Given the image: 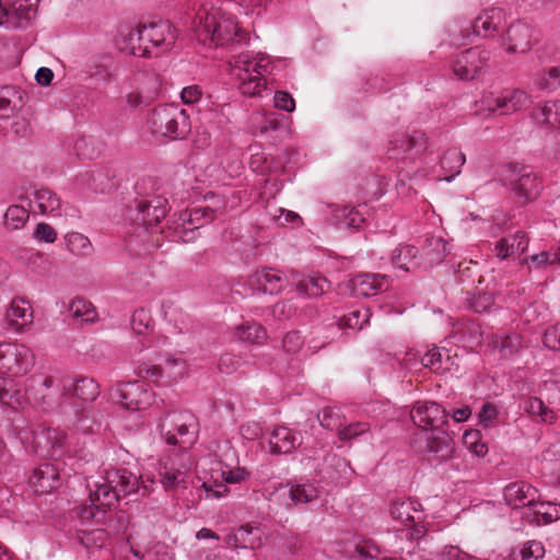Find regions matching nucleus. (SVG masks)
I'll return each mask as SVG.
<instances>
[{"mask_svg":"<svg viewBox=\"0 0 560 560\" xmlns=\"http://www.w3.org/2000/svg\"><path fill=\"white\" fill-rule=\"evenodd\" d=\"M154 479L150 475L137 477L131 471L122 469H109L102 477L101 482L94 485L90 492V505L82 504L77 510V515L82 524H91L94 520L101 521V515L114 509L121 495L141 492L148 495L153 491Z\"/></svg>","mask_w":560,"mask_h":560,"instance_id":"1","label":"nucleus"},{"mask_svg":"<svg viewBox=\"0 0 560 560\" xmlns=\"http://www.w3.org/2000/svg\"><path fill=\"white\" fill-rule=\"evenodd\" d=\"M35 364L33 350L18 341L0 342V402L13 409L27 402V394L23 393L13 381L25 376Z\"/></svg>","mask_w":560,"mask_h":560,"instance_id":"2","label":"nucleus"},{"mask_svg":"<svg viewBox=\"0 0 560 560\" xmlns=\"http://www.w3.org/2000/svg\"><path fill=\"white\" fill-rule=\"evenodd\" d=\"M280 66H285L283 59H272L262 52L244 51L229 61V73L243 94L258 96L266 89L265 77L273 74Z\"/></svg>","mask_w":560,"mask_h":560,"instance_id":"3","label":"nucleus"},{"mask_svg":"<svg viewBox=\"0 0 560 560\" xmlns=\"http://www.w3.org/2000/svg\"><path fill=\"white\" fill-rule=\"evenodd\" d=\"M212 467L209 470L198 471L197 478L201 481L197 488L199 499H222L230 490L228 485H240L247 480L249 471L244 467L231 468L225 464L222 457L214 453L213 459H210Z\"/></svg>","mask_w":560,"mask_h":560,"instance_id":"4","label":"nucleus"},{"mask_svg":"<svg viewBox=\"0 0 560 560\" xmlns=\"http://www.w3.org/2000/svg\"><path fill=\"white\" fill-rule=\"evenodd\" d=\"M73 377L69 375L34 376L27 390L34 389V399L45 410H60L70 415V393Z\"/></svg>","mask_w":560,"mask_h":560,"instance_id":"5","label":"nucleus"},{"mask_svg":"<svg viewBox=\"0 0 560 560\" xmlns=\"http://www.w3.org/2000/svg\"><path fill=\"white\" fill-rule=\"evenodd\" d=\"M196 34L200 42L209 40L217 46L229 42L247 43V34L238 27L236 21L221 16L219 12H199Z\"/></svg>","mask_w":560,"mask_h":560,"instance_id":"6","label":"nucleus"},{"mask_svg":"<svg viewBox=\"0 0 560 560\" xmlns=\"http://www.w3.org/2000/svg\"><path fill=\"white\" fill-rule=\"evenodd\" d=\"M151 131L168 139H183L191 129L189 115L177 104L156 106L149 118Z\"/></svg>","mask_w":560,"mask_h":560,"instance_id":"7","label":"nucleus"},{"mask_svg":"<svg viewBox=\"0 0 560 560\" xmlns=\"http://www.w3.org/2000/svg\"><path fill=\"white\" fill-rule=\"evenodd\" d=\"M19 438L23 444L36 452L50 456H67L73 459L75 451L69 443L68 435L55 428H43L39 432L20 430Z\"/></svg>","mask_w":560,"mask_h":560,"instance_id":"8","label":"nucleus"},{"mask_svg":"<svg viewBox=\"0 0 560 560\" xmlns=\"http://www.w3.org/2000/svg\"><path fill=\"white\" fill-rule=\"evenodd\" d=\"M159 428L170 445H178L185 450L197 440V419L187 411L168 413Z\"/></svg>","mask_w":560,"mask_h":560,"instance_id":"9","label":"nucleus"},{"mask_svg":"<svg viewBox=\"0 0 560 560\" xmlns=\"http://www.w3.org/2000/svg\"><path fill=\"white\" fill-rule=\"evenodd\" d=\"M70 393V410L81 430L86 431L90 427L84 422L90 420L91 410L86 404L94 401L100 395V385L90 377H73Z\"/></svg>","mask_w":560,"mask_h":560,"instance_id":"10","label":"nucleus"},{"mask_svg":"<svg viewBox=\"0 0 560 560\" xmlns=\"http://www.w3.org/2000/svg\"><path fill=\"white\" fill-rule=\"evenodd\" d=\"M191 463L183 458L162 459L158 468L159 482L165 492L180 495L190 485L189 471Z\"/></svg>","mask_w":560,"mask_h":560,"instance_id":"11","label":"nucleus"},{"mask_svg":"<svg viewBox=\"0 0 560 560\" xmlns=\"http://www.w3.org/2000/svg\"><path fill=\"white\" fill-rule=\"evenodd\" d=\"M212 207L192 208L188 211L180 212L178 220L182 222V230L176 228V232L183 242H190L196 237V230L205 223L211 222L215 218V212H223L228 206L221 200L220 197L212 196Z\"/></svg>","mask_w":560,"mask_h":560,"instance_id":"12","label":"nucleus"},{"mask_svg":"<svg viewBox=\"0 0 560 560\" xmlns=\"http://www.w3.org/2000/svg\"><path fill=\"white\" fill-rule=\"evenodd\" d=\"M143 42L148 47V58H156L171 50L177 39V31L167 21H160L142 25Z\"/></svg>","mask_w":560,"mask_h":560,"instance_id":"13","label":"nucleus"},{"mask_svg":"<svg viewBox=\"0 0 560 560\" xmlns=\"http://www.w3.org/2000/svg\"><path fill=\"white\" fill-rule=\"evenodd\" d=\"M503 182L523 202L534 200L539 195L540 183L538 177L527 167L510 166Z\"/></svg>","mask_w":560,"mask_h":560,"instance_id":"14","label":"nucleus"},{"mask_svg":"<svg viewBox=\"0 0 560 560\" xmlns=\"http://www.w3.org/2000/svg\"><path fill=\"white\" fill-rule=\"evenodd\" d=\"M490 52L481 47H472L460 52L453 62V73L460 80H474L488 66Z\"/></svg>","mask_w":560,"mask_h":560,"instance_id":"15","label":"nucleus"},{"mask_svg":"<svg viewBox=\"0 0 560 560\" xmlns=\"http://www.w3.org/2000/svg\"><path fill=\"white\" fill-rule=\"evenodd\" d=\"M115 397L128 410L144 409L151 402L152 394L142 381L120 382L115 387Z\"/></svg>","mask_w":560,"mask_h":560,"instance_id":"16","label":"nucleus"},{"mask_svg":"<svg viewBox=\"0 0 560 560\" xmlns=\"http://www.w3.org/2000/svg\"><path fill=\"white\" fill-rule=\"evenodd\" d=\"M187 372V363L180 357H167L165 366L151 365L142 363L138 366V375L141 377L150 378L154 382L165 377V384H172L182 378Z\"/></svg>","mask_w":560,"mask_h":560,"instance_id":"17","label":"nucleus"},{"mask_svg":"<svg viewBox=\"0 0 560 560\" xmlns=\"http://www.w3.org/2000/svg\"><path fill=\"white\" fill-rule=\"evenodd\" d=\"M536 33L533 26L522 21L514 22L509 26L502 45L508 52L525 54L536 43Z\"/></svg>","mask_w":560,"mask_h":560,"instance_id":"18","label":"nucleus"},{"mask_svg":"<svg viewBox=\"0 0 560 560\" xmlns=\"http://www.w3.org/2000/svg\"><path fill=\"white\" fill-rule=\"evenodd\" d=\"M389 514L405 527L412 528L417 535L422 533L419 526L424 517L421 504L417 500H395L389 506Z\"/></svg>","mask_w":560,"mask_h":560,"instance_id":"19","label":"nucleus"},{"mask_svg":"<svg viewBox=\"0 0 560 560\" xmlns=\"http://www.w3.org/2000/svg\"><path fill=\"white\" fill-rule=\"evenodd\" d=\"M410 417L422 431L435 430L444 422L445 410L435 401H418Z\"/></svg>","mask_w":560,"mask_h":560,"instance_id":"20","label":"nucleus"},{"mask_svg":"<svg viewBox=\"0 0 560 560\" xmlns=\"http://www.w3.org/2000/svg\"><path fill=\"white\" fill-rule=\"evenodd\" d=\"M503 497L505 503L511 508H527V510H529L534 504V501L539 499L540 495L538 490L530 483L525 481H515L505 486Z\"/></svg>","mask_w":560,"mask_h":560,"instance_id":"21","label":"nucleus"},{"mask_svg":"<svg viewBox=\"0 0 560 560\" xmlns=\"http://www.w3.org/2000/svg\"><path fill=\"white\" fill-rule=\"evenodd\" d=\"M32 323L33 308L31 304L22 298H14L4 314L5 328L20 332Z\"/></svg>","mask_w":560,"mask_h":560,"instance_id":"22","label":"nucleus"},{"mask_svg":"<svg viewBox=\"0 0 560 560\" xmlns=\"http://www.w3.org/2000/svg\"><path fill=\"white\" fill-rule=\"evenodd\" d=\"M421 439L425 442V445L421 447L425 453L434 455L440 460L452 456L453 440L445 431L440 429L421 431Z\"/></svg>","mask_w":560,"mask_h":560,"instance_id":"23","label":"nucleus"},{"mask_svg":"<svg viewBox=\"0 0 560 560\" xmlns=\"http://www.w3.org/2000/svg\"><path fill=\"white\" fill-rule=\"evenodd\" d=\"M166 213L167 200L161 196H155L139 201L136 220L144 226H154L165 218Z\"/></svg>","mask_w":560,"mask_h":560,"instance_id":"24","label":"nucleus"},{"mask_svg":"<svg viewBox=\"0 0 560 560\" xmlns=\"http://www.w3.org/2000/svg\"><path fill=\"white\" fill-rule=\"evenodd\" d=\"M31 205L34 211L43 215L60 217L62 213V201L60 197L47 187L35 188L32 194Z\"/></svg>","mask_w":560,"mask_h":560,"instance_id":"25","label":"nucleus"},{"mask_svg":"<svg viewBox=\"0 0 560 560\" xmlns=\"http://www.w3.org/2000/svg\"><path fill=\"white\" fill-rule=\"evenodd\" d=\"M331 551L348 559L373 558L372 549L363 544L361 536L347 533L331 544Z\"/></svg>","mask_w":560,"mask_h":560,"instance_id":"26","label":"nucleus"},{"mask_svg":"<svg viewBox=\"0 0 560 560\" xmlns=\"http://www.w3.org/2000/svg\"><path fill=\"white\" fill-rule=\"evenodd\" d=\"M60 483V476L57 467L50 463H45L35 468L30 485L34 492L39 494L49 493L57 489Z\"/></svg>","mask_w":560,"mask_h":560,"instance_id":"27","label":"nucleus"},{"mask_svg":"<svg viewBox=\"0 0 560 560\" xmlns=\"http://www.w3.org/2000/svg\"><path fill=\"white\" fill-rule=\"evenodd\" d=\"M262 535L264 532L259 526L246 524L228 535L225 542L234 548L257 549L262 545Z\"/></svg>","mask_w":560,"mask_h":560,"instance_id":"28","label":"nucleus"},{"mask_svg":"<svg viewBox=\"0 0 560 560\" xmlns=\"http://www.w3.org/2000/svg\"><path fill=\"white\" fill-rule=\"evenodd\" d=\"M9 27H25L37 12V0H8Z\"/></svg>","mask_w":560,"mask_h":560,"instance_id":"29","label":"nucleus"},{"mask_svg":"<svg viewBox=\"0 0 560 560\" xmlns=\"http://www.w3.org/2000/svg\"><path fill=\"white\" fill-rule=\"evenodd\" d=\"M249 283L264 293L277 294L284 288L287 280L280 271L262 268L250 276Z\"/></svg>","mask_w":560,"mask_h":560,"instance_id":"30","label":"nucleus"},{"mask_svg":"<svg viewBox=\"0 0 560 560\" xmlns=\"http://www.w3.org/2000/svg\"><path fill=\"white\" fill-rule=\"evenodd\" d=\"M504 12L500 8H491L478 15L471 24L472 32L481 37H490L503 25Z\"/></svg>","mask_w":560,"mask_h":560,"instance_id":"31","label":"nucleus"},{"mask_svg":"<svg viewBox=\"0 0 560 560\" xmlns=\"http://www.w3.org/2000/svg\"><path fill=\"white\" fill-rule=\"evenodd\" d=\"M268 443L272 454H289L301 441L291 429L280 425L273 429Z\"/></svg>","mask_w":560,"mask_h":560,"instance_id":"32","label":"nucleus"},{"mask_svg":"<svg viewBox=\"0 0 560 560\" xmlns=\"http://www.w3.org/2000/svg\"><path fill=\"white\" fill-rule=\"evenodd\" d=\"M352 282L355 292L363 296L376 295L388 287L387 278L378 273L358 275Z\"/></svg>","mask_w":560,"mask_h":560,"instance_id":"33","label":"nucleus"},{"mask_svg":"<svg viewBox=\"0 0 560 560\" xmlns=\"http://www.w3.org/2000/svg\"><path fill=\"white\" fill-rule=\"evenodd\" d=\"M277 491L280 497H288L295 505L312 502L318 497V490L313 483L281 485Z\"/></svg>","mask_w":560,"mask_h":560,"instance_id":"34","label":"nucleus"},{"mask_svg":"<svg viewBox=\"0 0 560 560\" xmlns=\"http://www.w3.org/2000/svg\"><path fill=\"white\" fill-rule=\"evenodd\" d=\"M142 25L136 28H129L126 33H121V40L119 42V49L124 52L136 57L148 58V47L142 38Z\"/></svg>","mask_w":560,"mask_h":560,"instance_id":"35","label":"nucleus"},{"mask_svg":"<svg viewBox=\"0 0 560 560\" xmlns=\"http://www.w3.org/2000/svg\"><path fill=\"white\" fill-rule=\"evenodd\" d=\"M532 103V96L520 89L501 91V115H511L526 108Z\"/></svg>","mask_w":560,"mask_h":560,"instance_id":"36","label":"nucleus"},{"mask_svg":"<svg viewBox=\"0 0 560 560\" xmlns=\"http://www.w3.org/2000/svg\"><path fill=\"white\" fill-rule=\"evenodd\" d=\"M530 117L539 126H547L560 130V101H548L535 108Z\"/></svg>","mask_w":560,"mask_h":560,"instance_id":"37","label":"nucleus"},{"mask_svg":"<svg viewBox=\"0 0 560 560\" xmlns=\"http://www.w3.org/2000/svg\"><path fill=\"white\" fill-rule=\"evenodd\" d=\"M528 247V237L524 232H516L514 235L501 238L495 245V254L499 258L505 259L509 256L523 254Z\"/></svg>","mask_w":560,"mask_h":560,"instance_id":"38","label":"nucleus"},{"mask_svg":"<svg viewBox=\"0 0 560 560\" xmlns=\"http://www.w3.org/2000/svg\"><path fill=\"white\" fill-rule=\"evenodd\" d=\"M497 112L501 114V92H485L471 106V114L480 118L491 117Z\"/></svg>","mask_w":560,"mask_h":560,"instance_id":"39","label":"nucleus"},{"mask_svg":"<svg viewBox=\"0 0 560 560\" xmlns=\"http://www.w3.org/2000/svg\"><path fill=\"white\" fill-rule=\"evenodd\" d=\"M148 88H138L126 95V101L131 108L149 104L159 93V81L154 75L145 78Z\"/></svg>","mask_w":560,"mask_h":560,"instance_id":"40","label":"nucleus"},{"mask_svg":"<svg viewBox=\"0 0 560 560\" xmlns=\"http://www.w3.org/2000/svg\"><path fill=\"white\" fill-rule=\"evenodd\" d=\"M329 288L328 280L315 272L296 280V289L301 294L308 298H317L324 294Z\"/></svg>","mask_w":560,"mask_h":560,"instance_id":"41","label":"nucleus"},{"mask_svg":"<svg viewBox=\"0 0 560 560\" xmlns=\"http://www.w3.org/2000/svg\"><path fill=\"white\" fill-rule=\"evenodd\" d=\"M528 513L537 524H549L560 518V504L537 499Z\"/></svg>","mask_w":560,"mask_h":560,"instance_id":"42","label":"nucleus"},{"mask_svg":"<svg viewBox=\"0 0 560 560\" xmlns=\"http://www.w3.org/2000/svg\"><path fill=\"white\" fill-rule=\"evenodd\" d=\"M450 250L451 246L441 235L428 237L423 246V255L431 265L443 261Z\"/></svg>","mask_w":560,"mask_h":560,"instance_id":"43","label":"nucleus"},{"mask_svg":"<svg viewBox=\"0 0 560 560\" xmlns=\"http://www.w3.org/2000/svg\"><path fill=\"white\" fill-rule=\"evenodd\" d=\"M66 249L77 257H88L93 253V245L88 236L71 231L63 235Z\"/></svg>","mask_w":560,"mask_h":560,"instance_id":"44","label":"nucleus"},{"mask_svg":"<svg viewBox=\"0 0 560 560\" xmlns=\"http://www.w3.org/2000/svg\"><path fill=\"white\" fill-rule=\"evenodd\" d=\"M533 84L535 89L545 92H555L560 89V65L537 71L534 74Z\"/></svg>","mask_w":560,"mask_h":560,"instance_id":"45","label":"nucleus"},{"mask_svg":"<svg viewBox=\"0 0 560 560\" xmlns=\"http://www.w3.org/2000/svg\"><path fill=\"white\" fill-rule=\"evenodd\" d=\"M234 337L243 342L261 343L267 338V331L258 323L245 322L235 327Z\"/></svg>","mask_w":560,"mask_h":560,"instance_id":"46","label":"nucleus"},{"mask_svg":"<svg viewBox=\"0 0 560 560\" xmlns=\"http://www.w3.org/2000/svg\"><path fill=\"white\" fill-rule=\"evenodd\" d=\"M466 162L465 154L457 148L448 149L441 159L442 168L448 173L444 179L451 182L460 173L462 166Z\"/></svg>","mask_w":560,"mask_h":560,"instance_id":"47","label":"nucleus"},{"mask_svg":"<svg viewBox=\"0 0 560 560\" xmlns=\"http://www.w3.org/2000/svg\"><path fill=\"white\" fill-rule=\"evenodd\" d=\"M70 314L86 323H93L97 319V311L95 306L84 298H74L69 306Z\"/></svg>","mask_w":560,"mask_h":560,"instance_id":"48","label":"nucleus"},{"mask_svg":"<svg viewBox=\"0 0 560 560\" xmlns=\"http://www.w3.org/2000/svg\"><path fill=\"white\" fill-rule=\"evenodd\" d=\"M417 254L418 249L412 245L399 246L392 254V264L404 271H409L410 267L416 265Z\"/></svg>","mask_w":560,"mask_h":560,"instance_id":"49","label":"nucleus"},{"mask_svg":"<svg viewBox=\"0 0 560 560\" xmlns=\"http://www.w3.org/2000/svg\"><path fill=\"white\" fill-rule=\"evenodd\" d=\"M525 411L532 416L539 417L544 423L552 424L557 420L556 412L546 406L538 397H532L525 402Z\"/></svg>","mask_w":560,"mask_h":560,"instance_id":"50","label":"nucleus"},{"mask_svg":"<svg viewBox=\"0 0 560 560\" xmlns=\"http://www.w3.org/2000/svg\"><path fill=\"white\" fill-rule=\"evenodd\" d=\"M371 313L366 307L350 311L339 319L341 328H349L353 330H361L370 319Z\"/></svg>","mask_w":560,"mask_h":560,"instance_id":"51","label":"nucleus"},{"mask_svg":"<svg viewBox=\"0 0 560 560\" xmlns=\"http://www.w3.org/2000/svg\"><path fill=\"white\" fill-rule=\"evenodd\" d=\"M30 218V212L26 208L18 205L10 206L4 213V225L8 230L22 229Z\"/></svg>","mask_w":560,"mask_h":560,"instance_id":"52","label":"nucleus"},{"mask_svg":"<svg viewBox=\"0 0 560 560\" xmlns=\"http://www.w3.org/2000/svg\"><path fill=\"white\" fill-rule=\"evenodd\" d=\"M463 443L471 454L478 457H485L488 454V445L482 441V434L479 430L465 431Z\"/></svg>","mask_w":560,"mask_h":560,"instance_id":"53","label":"nucleus"},{"mask_svg":"<svg viewBox=\"0 0 560 560\" xmlns=\"http://www.w3.org/2000/svg\"><path fill=\"white\" fill-rule=\"evenodd\" d=\"M456 334H459V340L471 342L474 346H479L483 341V335L479 326L474 322L459 323L455 326Z\"/></svg>","mask_w":560,"mask_h":560,"instance_id":"54","label":"nucleus"},{"mask_svg":"<svg viewBox=\"0 0 560 560\" xmlns=\"http://www.w3.org/2000/svg\"><path fill=\"white\" fill-rule=\"evenodd\" d=\"M450 360V355L447 353H443L440 349L434 348L427 352L421 358V365L424 368L431 369L435 373H443L448 370L447 366H444V360Z\"/></svg>","mask_w":560,"mask_h":560,"instance_id":"55","label":"nucleus"},{"mask_svg":"<svg viewBox=\"0 0 560 560\" xmlns=\"http://www.w3.org/2000/svg\"><path fill=\"white\" fill-rule=\"evenodd\" d=\"M546 553L542 542L529 540L523 545L520 552L513 557V560H541Z\"/></svg>","mask_w":560,"mask_h":560,"instance_id":"56","label":"nucleus"},{"mask_svg":"<svg viewBox=\"0 0 560 560\" xmlns=\"http://www.w3.org/2000/svg\"><path fill=\"white\" fill-rule=\"evenodd\" d=\"M493 342L502 357L512 355L522 347L521 337L518 335H509L503 338L495 336Z\"/></svg>","mask_w":560,"mask_h":560,"instance_id":"57","label":"nucleus"},{"mask_svg":"<svg viewBox=\"0 0 560 560\" xmlns=\"http://www.w3.org/2000/svg\"><path fill=\"white\" fill-rule=\"evenodd\" d=\"M152 324V318L145 308H138L133 312L131 317V328L132 330L138 334L142 335L147 330L150 329Z\"/></svg>","mask_w":560,"mask_h":560,"instance_id":"58","label":"nucleus"},{"mask_svg":"<svg viewBox=\"0 0 560 560\" xmlns=\"http://www.w3.org/2000/svg\"><path fill=\"white\" fill-rule=\"evenodd\" d=\"M370 429L369 424L365 422H354L350 423L348 425L343 424L338 429V438L341 441H349L352 440L365 432H368Z\"/></svg>","mask_w":560,"mask_h":560,"instance_id":"59","label":"nucleus"},{"mask_svg":"<svg viewBox=\"0 0 560 560\" xmlns=\"http://www.w3.org/2000/svg\"><path fill=\"white\" fill-rule=\"evenodd\" d=\"M35 241L51 244L57 240V231L48 223L40 222L33 233Z\"/></svg>","mask_w":560,"mask_h":560,"instance_id":"60","label":"nucleus"},{"mask_svg":"<svg viewBox=\"0 0 560 560\" xmlns=\"http://www.w3.org/2000/svg\"><path fill=\"white\" fill-rule=\"evenodd\" d=\"M493 303L494 296L489 292L474 294L469 301L470 307L477 313L488 311L493 305Z\"/></svg>","mask_w":560,"mask_h":560,"instance_id":"61","label":"nucleus"},{"mask_svg":"<svg viewBox=\"0 0 560 560\" xmlns=\"http://www.w3.org/2000/svg\"><path fill=\"white\" fill-rule=\"evenodd\" d=\"M320 424L325 429L338 431V429L342 425V418L339 413V410L334 408H325L323 410Z\"/></svg>","mask_w":560,"mask_h":560,"instance_id":"62","label":"nucleus"},{"mask_svg":"<svg viewBox=\"0 0 560 560\" xmlns=\"http://www.w3.org/2000/svg\"><path fill=\"white\" fill-rule=\"evenodd\" d=\"M241 364V359L237 355L233 353H224L220 357L218 366L222 373L231 374L237 371Z\"/></svg>","mask_w":560,"mask_h":560,"instance_id":"63","label":"nucleus"},{"mask_svg":"<svg viewBox=\"0 0 560 560\" xmlns=\"http://www.w3.org/2000/svg\"><path fill=\"white\" fill-rule=\"evenodd\" d=\"M544 343L552 350H560V323L549 327L544 336Z\"/></svg>","mask_w":560,"mask_h":560,"instance_id":"64","label":"nucleus"}]
</instances>
